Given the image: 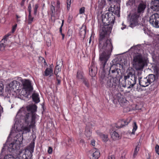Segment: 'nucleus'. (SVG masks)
I'll list each match as a JSON object with an SVG mask.
<instances>
[{
	"label": "nucleus",
	"instance_id": "nucleus-40",
	"mask_svg": "<svg viewBox=\"0 0 159 159\" xmlns=\"http://www.w3.org/2000/svg\"><path fill=\"white\" fill-rule=\"evenodd\" d=\"M155 150L156 153L159 155V146L157 144L155 147Z\"/></svg>",
	"mask_w": 159,
	"mask_h": 159
},
{
	"label": "nucleus",
	"instance_id": "nucleus-44",
	"mask_svg": "<svg viewBox=\"0 0 159 159\" xmlns=\"http://www.w3.org/2000/svg\"><path fill=\"white\" fill-rule=\"evenodd\" d=\"M154 72L156 73L157 76L158 77L159 75V69L157 67H156L154 69Z\"/></svg>",
	"mask_w": 159,
	"mask_h": 159
},
{
	"label": "nucleus",
	"instance_id": "nucleus-1",
	"mask_svg": "<svg viewBox=\"0 0 159 159\" xmlns=\"http://www.w3.org/2000/svg\"><path fill=\"white\" fill-rule=\"evenodd\" d=\"M105 29L104 28L102 32H100L98 45L100 52L99 61L101 67L104 68L107 65V62L110 57L113 48L110 39L105 38V35L109 34L105 33L103 32Z\"/></svg>",
	"mask_w": 159,
	"mask_h": 159
},
{
	"label": "nucleus",
	"instance_id": "nucleus-5",
	"mask_svg": "<svg viewBox=\"0 0 159 159\" xmlns=\"http://www.w3.org/2000/svg\"><path fill=\"white\" fill-rule=\"evenodd\" d=\"M145 64L144 61L143 59L142 55L140 54H136L134 57L133 65L137 70H142Z\"/></svg>",
	"mask_w": 159,
	"mask_h": 159
},
{
	"label": "nucleus",
	"instance_id": "nucleus-13",
	"mask_svg": "<svg viewBox=\"0 0 159 159\" xmlns=\"http://www.w3.org/2000/svg\"><path fill=\"white\" fill-rule=\"evenodd\" d=\"M21 85L20 82L16 80L12 81L9 84V86L11 88L10 90L14 91L19 89Z\"/></svg>",
	"mask_w": 159,
	"mask_h": 159
},
{
	"label": "nucleus",
	"instance_id": "nucleus-64",
	"mask_svg": "<svg viewBox=\"0 0 159 159\" xmlns=\"http://www.w3.org/2000/svg\"><path fill=\"white\" fill-rule=\"evenodd\" d=\"M125 159V156H121V157H120V159Z\"/></svg>",
	"mask_w": 159,
	"mask_h": 159
},
{
	"label": "nucleus",
	"instance_id": "nucleus-41",
	"mask_svg": "<svg viewBox=\"0 0 159 159\" xmlns=\"http://www.w3.org/2000/svg\"><path fill=\"white\" fill-rule=\"evenodd\" d=\"M85 7H82L80 9L79 13L80 14H82L84 13L85 11Z\"/></svg>",
	"mask_w": 159,
	"mask_h": 159
},
{
	"label": "nucleus",
	"instance_id": "nucleus-20",
	"mask_svg": "<svg viewBox=\"0 0 159 159\" xmlns=\"http://www.w3.org/2000/svg\"><path fill=\"white\" fill-rule=\"evenodd\" d=\"M7 40L3 38L0 42V51H3L7 45Z\"/></svg>",
	"mask_w": 159,
	"mask_h": 159
},
{
	"label": "nucleus",
	"instance_id": "nucleus-8",
	"mask_svg": "<svg viewBox=\"0 0 159 159\" xmlns=\"http://www.w3.org/2000/svg\"><path fill=\"white\" fill-rule=\"evenodd\" d=\"M155 79L156 77L155 75L150 74L145 78H140L139 79V82L141 86L146 87L154 82Z\"/></svg>",
	"mask_w": 159,
	"mask_h": 159
},
{
	"label": "nucleus",
	"instance_id": "nucleus-35",
	"mask_svg": "<svg viewBox=\"0 0 159 159\" xmlns=\"http://www.w3.org/2000/svg\"><path fill=\"white\" fill-rule=\"evenodd\" d=\"M120 12V10L119 9L118 7H117L115 9V10L113 13L117 15V16H119Z\"/></svg>",
	"mask_w": 159,
	"mask_h": 159
},
{
	"label": "nucleus",
	"instance_id": "nucleus-11",
	"mask_svg": "<svg viewBox=\"0 0 159 159\" xmlns=\"http://www.w3.org/2000/svg\"><path fill=\"white\" fill-rule=\"evenodd\" d=\"M149 22L153 26L159 28V15L156 13L153 14L150 17Z\"/></svg>",
	"mask_w": 159,
	"mask_h": 159
},
{
	"label": "nucleus",
	"instance_id": "nucleus-18",
	"mask_svg": "<svg viewBox=\"0 0 159 159\" xmlns=\"http://www.w3.org/2000/svg\"><path fill=\"white\" fill-rule=\"evenodd\" d=\"M96 133L103 142H106L108 141V138L107 135L103 134L99 131H97Z\"/></svg>",
	"mask_w": 159,
	"mask_h": 159
},
{
	"label": "nucleus",
	"instance_id": "nucleus-47",
	"mask_svg": "<svg viewBox=\"0 0 159 159\" xmlns=\"http://www.w3.org/2000/svg\"><path fill=\"white\" fill-rule=\"evenodd\" d=\"M115 9V8L114 7H112L111 6V7L109 8L108 10L109 11L111 12V13L113 14Z\"/></svg>",
	"mask_w": 159,
	"mask_h": 159
},
{
	"label": "nucleus",
	"instance_id": "nucleus-4",
	"mask_svg": "<svg viewBox=\"0 0 159 159\" xmlns=\"http://www.w3.org/2000/svg\"><path fill=\"white\" fill-rule=\"evenodd\" d=\"M115 20V16L111 13H107L106 15H103L102 17V21L104 26L101 29L100 32H102L103 29L105 28V30H104L103 32L105 33H110L112 30V27L109 25L111 24H113Z\"/></svg>",
	"mask_w": 159,
	"mask_h": 159
},
{
	"label": "nucleus",
	"instance_id": "nucleus-43",
	"mask_svg": "<svg viewBox=\"0 0 159 159\" xmlns=\"http://www.w3.org/2000/svg\"><path fill=\"white\" fill-rule=\"evenodd\" d=\"M73 141V139H72L71 138H69V139H68V142L67 144L68 145H71Z\"/></svg>",
	"mask_w": 159,
	"mask_h": 159
},
{
	"label": "nucleus",
	"instance_id": "nucleus-53",
	"mask_svg": "<svg viewBox=\"0 0 159 159\" xmlns=\"http://www.w3.org/2000/svg\"><path fill=\"white\" fill-rule=\"evenodd\" d=\"M60 2L58 0L57 1V8L59 9L60 7Z\"/></svg>",
	"mask_w": 159,
	"mask_h": 159
},
{
	"label": "nucleus",
	"instance_id": "nucleus-58",
	"mask_svg": "<svg viewBox=\"0 0 159 159\" xmlns=\"http://www.w3.org/2000/svg\"><path fill=\"white\" fill-rule=\"evenodd\" d=\"M80 144H81L82 145H83V144H84V141L83 139H81L80 140Z\"/></svg>",
	"mask_w": 159,
	"mask_h": 159
},
{
	"label": "nucleus",
	"instance_id": "nucleus-57",
	"mask_svg": "<svg viewBox=\"0 0 159 159\" xmlns=\"http://www.w3.org/2000/svg\"><path fill=\"white\" fill-rule=\"evenodd\" d=\"M108 159H115V157L114 155H112L108 157Z\"/></svg>",
	"mask_w": 159,
	"mask_h": 159
},
{
	"label": "nucleus",
	"instance_id": "nucleus-14",
	"mask_svg": "<svg viewBox=\"0 0 159 159\" xmlns=\"http://www.w3.org/2000/svg\"><path fill=\"white\" fill-rule=\"evenodd\" d=\"M131 120V118H128L126 120H123L119 122L116 125V127L118 128H122L126 125H128L129 123L130 122Z\"/></svg>",
	"mask_w": 159,
	"mask_h": 159
},
{
	"label": "nucleus",
	"instance_id": "nucleus-33",
	"mask_svg": "<svg viewBox=\"0 0 159 159\" xmlns=\"http://www.w3.org/2000/svg\"><path fill=\"white\" fill-rule=\"evenodd\" d=\"M123 96L120 93H118L116 94L115 97V99L117 100L118 102L122 98Z\"/></svg>",
	"mask_w": 159,
	"mask_h": 159
},
{
	"label": "nucleus",
	"instance_id": "nucleus-23",
	"mask_svg": "<svg viewBox=\"0 0 159 159\" xmlns=\"http://www.w3.org/2000/svg\"><path fill=\"white\" fill-rule=\"evenodd\" d=\"M33 101L35 103H38L40 101L39 95L37 93H34L32 95Z\"/></svg>",
	"mask_w": 159,
	"mask_h": 159
},
{
	"label": "nucleus",
	"instance_id": "nucleus-50",
	"mask_svg": "<svg viewBox=\"0 0 159 159\" xmlns=\"http://www.w3.org/2000/svg\"><path fill=\"white\" fill-rule=\"evenodd\" d=\"M28 10L29 12V14L31 13V4L29 3L28 7Z\"/></svg>",
	"mask_w": 159,
	"mask_h": 159
},
{
	"label": "nucleus",
	"instance_id": "nucleus-6",
	"mask_svg": "<svg viewBox=\"0 0 159 159\" xmlns=\"http://www.w3.org/2000/svg\"><path fill=\"white\" fill-rule=\"evenodd\" d=\"M21 82L25 90H22L20 94L25 97H27L28 94L31 93L33 90L31 81L29 80L24 79L21 80Z\"/></svg>",
	"mask_w": 159,
	"mask_h": 159
},
{
	"label": "nucleus",
	"instance_id": "nucleus-61",
	"mask_svg": "<svg viewBox=\"0 0 159 159\" xmlns=\"http://www.w3.org/2000/svg\"><path fill=\"white\" fill-rule=\"evenodd\" d=\"M122 25L123 27L121 28V29L122 30H123L124 29H125L126 28V25L124 24L123 23H122Z\"/></svg>",
	"mask_w": 159,
	"mask_h": 159
},
{
	"label": "nucleus",
	"instance_id": "nucleus-39",
	"mask_svg": "<svg viewBox=\"0 0 159 159\" xmlns=\"http://www.w3.org/2000/svg\"><path fill=\"white\" fill-rule=\"evenodd\" d=\"M71 0H67V10H69L70 8Z\"/></svg>",
	"mask_w": 159,
	"mask_h": 159
},
{
	"label": "nucleus",
	"instance_id": "nucleus-49",
	"mask_svg": "<svg viewBox=\"0 0 159 159\" xmlns=\"http://www.w3.org/2000/svg\"><path fill=\"white\" fill-rule=\"evenodd\" d=\"M11 35V33H8V34L4 36L3 38L4 39L6 40H7L9 36H10Z\"/></svg>",
	"mask_w": 159,
	"mask_h": 159
},
{
	"label": "nucleus",
	"instance_id": "nucleus-10",
	"mask_svg": "<svg viewBox=\"0 0 159 159\" xmlns=\"http://www.w3.org/2000/svg\"><path fill=\"white\" fill-rule=\"evenodd\" d=\"M107 63L106 66H107ZM116 65H112L111 67H109V68H106V72L108 71V75L109 77H111L112 78H117V77L119 75V74L120 72V69L118 68H116Z\"/></svg>",
	"mask_w": 159,
	"mask_h": 159
},
{
	"label": "nucleus",
	"instance_id": "nucleus-51",
	"mask_svg": "<svg viewBox=\"0 0 159 159\" xmlns=\"http://www.w3.org/2000/svg\"><path fill=\"white\" fill-rule=\"evenodd\" d=\"M57 77V85H59L61 83V80L60 79H59V76H56Z\"/></svg>",
	"mask_w": 159,
	"mask_h": 159
},
{
	"label": "nucleus",
	"instance_id": "nucleus-48",
	"mask_svg": "<svg viewBox=\"0 0 159 159\" xmlns=\"http://www.w3.org/2000/svg\"><path fill=\"white\" fill-rule=\"evenodd\" d=\"M72 18H73V17L72 16H71L70 15H69V17H68V20H67L68 22L69 23H70L71 22V20L72 19Z\"/></svg>",
	"mask_w": 159,
	"mask_h": 159
},
{
	"label": "nucleus",
	"instance_id": "nucleus-55",
	"mask_svg": "<svg viewBox=\"0 0 159 159\" xmlns=\"http://www.w3.org/2000/svg\"><path fill=\"white\" fill-rule=\"evenodd\" d=\"M91 144L93 146H95V141L93 139L91 141Z\"/></svg>",
	"mask_w": 159,
	"mask_h": 159
},
{
	"label": "nucleus",
	"instance_id": "nucleus-17",
	"mask_svg": "<svg viewBox=\"0 0 159 159\" xmlns=\"http://www.w3.org/2000/svg\"><path fill=\"white\" fill-rule=\"evenodd\" d=\"M93 153L92 154L93 159H98L100 155V153L98 150L96 148L93 149Z\"/></svg>",
	"mask_w": 159,
	"mask_h": 159
},
{
	"label": "nucleus",
	"instance_id": "nucleus-32",
	"mask_svg": "<svg viewBox=\"0 0 159 159\" xmlns=\"http://www.w3.org/2000/svg\"><path fill=\"white\" fill-rule=\"evenodd\" d=\"M50 11L51 12V16H53L54 15L55 12V7L54 6L51 5L50 6Z\"/></svg>",
	"mask_w": 159,
	"mask_h": 159
},
{
	"label": "nucleus",
	"instance_id": "nucleus-21",
	"mask_svg": "<svg viewBox=\"0 0 159 159\" xmlns=\"http://www.w3.org/2000/svg\"><path fill=\"white\" fill-rule=\"evenodd\" d=\"M97 73V69L95 67L89 68V74L92 77L95 76Z\"/></svg>",
	"mask_w": 159,
	"mask_h": 159
},
{
	"label": "nucleus",
	"instance_id": "nucleus-24",
	"mask_svg": "<svg viewBox=\"0 0 159 159\" xmlns=\"http://www.w3.org/2000/svg\"><path fill=\"white\" fill-rule=\"evenodd\" d=\"M141 145V143L139 142L138 143L137 145L134 148L133 155V158H134L136 157V156L137 155L138 153V152L139 151V147Z\"/></svg>",
	"mask_w": 159,
	"mask_h": 159
},
{
	"label": "nucleus",
	"instance_id": "nucleus-52",
	"mask_svg": "<svg viewBox=\"0 0 159 159\" xmlns=\"http://www.w3.org/2000/svg\"><path fill=\"white\" fill-rule=\"evenodd\" d=\"M48 151V153L51 154L52 151V148L51 147H49Z\"/></svg>",
	"mask_w": 159,
	"mask_h": 159
},
{
	"label": "nucleus",
	"instance_id": "nucleus-46",
	"mask_svg": "<svg viewBox=\"0 0 159 159\" xmlns=\"http://www.w3.org/2000/svg\"><path fill=\"white\" fill-rule=\"evenodd\" d=\"M72 31L71 30L69 29L68 30L67 33V35L68 36H70L72 35Z\"/></svg>",
	"mask_w": 159,
	"mask_h": 159
},
{
	"label": "nucleus",
	"instance_id": "nucleus-42",
	"mask_svg": "<svg viewBox=\"0 0 159 159\" xmlns=\"http://www.w3.org/2000/svg\"><path fill=\"white\" fill-rule=\"evenodd\" d=\"M127 100L125 98H124L123 96L122 97V98L119 100L118 102H119L121 103H125Z\"/></svg>",
	"mask_w": 159,
	"mask_h": 159
},
{
	"label": "nucleus",
	"instance_id": "nucleus-16",
	"mask_svg": "<svg viewBox=\"0 0 159 159\" xmlns=\"http://www.w3.org/2000/svg\"><path fill=\"white\" fill-rule=\"evenodd\" d=\"M34 140H33L32 142L30 144L27 148V150L30 153V156L32 157V153L34 152Z\"/></svg>",
	"mask_w": 159,
	"mask_h": 159
},
{
	"label": "nucleus",
	"instance_id": "nucleus-27",
	"mask_svg": "<svg viewBox=\"0 0 159 159\" xmlns=\"http://www.w3.org/2000/svg\"><path fill=\"white\" fill-rule=\"evenodd\" d=\"M76 77L78 79H81L82 80L85 78L84 76L83 73L80 71H77Z\"/></svg>",
	"mask_w": 159,
	"mask_h": 159
},
{
	"label": "nucleus",
	"instance_id": "nucleus-3",
	"mask_svg": "<svg viewBox=\"0 0 159 159\" xmlns=\"http://www.w3.org/2000/svg\"><path fill=\"white\" fill-rule=\"evenodd\" d=\"M102 67L103 71L100 74L101 83L102 84H106L107 88L115 89L118 83V79L106 76L105 67V68Z\"/></svg>",
	"mask_w": 159,
	"mask_h": 159
},
{
	"label": "nucleus",
	"instance_id": "nucleus-19",
	"mask_svg": "<svg viewBox=\"0 0 159 159\" xmlns=\"http://www.w3.org/2000/svg\"><path fill=\"white\" fill-rule=\"evenodd\" d=\"M146 7V5L143 3H140L138 6L137 12L140 14V13L144 11Z\"/></svg>",
	"mask_w": 159,
	"mask_h": 159
},
{
	"label": "nucleus",
	"instance_id": "nucleus-25",
	"mask_svg": "<svg viewBox=\"0 0 159 159\" xmlns=\"http://www.w3.org/2000/svg\"><path fill=\"white\" fill-rule=\"evenodd\" d=\"M61 63V64H58V62H57V66L55 67V69L54 70V74L56 75V76H59V75H58V73L60 71V68L61 66H59L60 65H62V64L61 62H60Z\"/></svg>",
	"mask_w": 159,
	"mask_h": 159
},
{
	"label": "nucleus",
	"instance_id": "nucleus-36",
	"mask_svg": "<svg viewBox=\"0 0 159 159\" xmlns=\"http://www.w3.org/2000/svg\"><path fill=\"white\" fill-rule=\"evenodd\" d=\"M4 159H15V157L11 155H7L4 157Z\"/></svg>",
	"mask_w": 159,
	"mask_h": 159
},
{
	"label": "nucleus",
	"instance_id": "nucleus-56",
	"mask_svg": "<svg viewBox=\"0 0 159 159\" xmlns=\"http://www.w3.org/2000/svg\"><path fill=\"white\" fill-rule=\"evenodd\" d=\"M28 158L26 156V154H23L22 156V159H28Z\"/></svg>",
	"mask_w": 159,
	"mask_h": 159
},
{
	"label": "nucleus",
	"instance_id": "nucleus-59",
	"mask_svg": "<svg viewBox=\"0 0 159 159\" xmlns=\"http://www.w3.org/2000/svg\"><path fill=\"white\" fill-rule=\"evenodd\" d=\"M47 45L49 47L51 45V42L50 40H49L48 42H46Z\"/></svg>",
	"mask_w": 159,
	"mask_h": 159
},
{
	"label": "nucleus",
	"instance_id": "nucleus-9",
	"mask_svg": "<svg viewBox=\"0 0 159 159\" xmlns=\"http://www.w3.org/2000/svg\"><path fill=\"white\" fill-rule=\"evenodd\" d=\"M18 136L19 135H17L16 136L17 139L15 140V141L9 145L8 150L10 152H12L15 150L19 149L20 145L22 143L23 136L20 135L19 137L17 138Z\"/></svg>",
	"mask_w": 159,
	"mask_h": 159
},
{
	"label": "nucleus",
	"instance_id": "nucleus-54",
	"mask_svg": "<svg viewBox=\"0 0 159 159\" xmlns=\"http://www.w3.org/2000/svg\"><path fill=\"white\" fill-rule=\"evenodd\" d=\"M64 21L63 20H62L61 25V27H60V32L61 33H61H62V26H63V25Z\"/></svg>",
	"mask_w": 159,
	"mask_h": 159
},
{
	"label": "nucleus",
	"instance_id": "nucleus-34",
	"mask_svg": "<svg viewBox=\"0 0 159 159\" xmlns=\"http://www.w3.org/2000/svg\"><path fill=\"white\" fill-rule=\"evenodd\" d=\"M34 17L32 16L31 13L29 14L28 19V24H31L33 21Z\"/></svg>",
	"mask_w": 159,
	"mask_h": 159
},
{
	"label": "nucleus",
	"instance_id": "nucleus-28",
	"mask_svg": "<svg viewBox=\"0 0 159 159\" xmlns=\"http://www.w3.org/2000/svg\"><path fill=\"white\" fill-rule=\"evenodd\" d=\"M79 33L80 35L81 36H83L84 38L86 33L85 27H84V28L81 29L80 30Z\"/></svg>",
	"mask_w": 159,
	"mask_h": 159
},
{
	"label": "nucleus",
	"instance_id": "nucleus-22",
	"mask_svg": "<svg viewBox=\"0 0 159 159\" xmlns=\"http://www.w3.org/2000/svg\"><path fill=\"white\" fill-rule=\"evenodd\" d=\"M53 74V68H52L51 67L50 68H47L44 71V76H52V74Z\"/></svg>",
	"mask_w": 159,
	"mask_h": 159
},
{
	"label": "nucleus",
	"instance_id": "nucleus-62",
	"mask_svg": "<svg viewBox=\"0 0 159 159\" xmlns=\"http://www.w3.org/2000/svg\"><path fill=\"white\" fill-rule=\"evenodd\" d=\"M51 5L54 6L55 5V2L54 1H52L51 2Z\"/></svg>",
	"mask_w": 159,
	"mask_h": 159
},
{
	"label": "nucleus",
	"instance_id": "nucleus-15",
	"mask_svg": "<svg viewBox=\"0 0 159 159\" xmlns=\"http://www.w3.org/2000/svg\"><path fill=\"white\" fill-rule=\"evenodd\" d=\"M150 7L154 11H159V0L152 1L151 2V6Z\"/></svg>",
	"mask_w": 159,
	"mask_h": 159
},
{
	"label": "nucleus",
	"instance_id": "nucleus-12",
	"mask_svg": "<svg viewBox=\"0 0 159 159\" xmlns=\"http://www.w3.org/2000/svg\"><path fill=\"white\" fill-rule=\"evenodd\" d=\"M140 14L137 12H134L131 16L130 20V26L133 28L138 25V19Z\"/></svg>",
	"mask_w": 159,
	"mask_h": 159
},
{
	"label": "nucleus",
	"instance_id": "nucleus-31",
	"mask_svg": "<svg viewBox=\"0 0 159 159\" xmlns=\"http://www.w3.org/2000/svg\"><path fill=\"white\" fill-rule=\"evenodd\" d=\"M4 85L3 84L0 82V95L2 96L3 95L4 92Z\"/></svg>",
	"mask_w": 159,
	"mask_h": 159
},
{
	"label": "nucleus",
	"instance_id": "nucleus-26",
	"mask_svg": "<svg viewBox=\"0 0 159 159\" xmlns=\"http://www.w3.org/2000/svg\"><path fill=\"white\" fill-rule=\"evenodd\" d=\"M111 138L113 139H116L120 138L119 134L115 131H114L112 133H111Z\"/></svg>",
	"mask_w": 159,
	"mask_h": 159
},
{
	"label": "nucleus",
	"instance_id": "nucleus-30",
	"mask_svg": "<svg viewBox=\"0 0 159 159\" xmlns=\"http://www.w3.org/2000/svg\"><path fill=\"white\" fill-rule=\"evenodd\" d=\"M82 81H83V83L84 84L85 86L87 88H89V85L88 80L85 78L82 80Z\"/></svg>",
	"mask_w": 159,
	"mask_h": 159
},
{
	"label": "nucleus",
	"instance_id": "nucleus-7",
	"mask_svg": "<svg viewBox=\"0 0 159 159\" xmlns=\"http://www.w3.org/2000/svg\"><path fill=\"white\" fill-rule=\"evenodd\" d=\"M124 80H128V84L129 86L127 87L128 89L132 88L136 84L137 78L134 73L130 71H127L124 77Z\"/></svg>",
	"mask_w": 159,
	"mask_h": 159
},
{
	"label": "nucleus",
	"instance_id": "nucleus-38",
	"mask_svg": "<svg viewBox=\"0 0 159 159\" xmlns=\"http://www.w3.org/2000/svg\"><path fill=\"white\" fill-rule=\"evenodd\" d=\"M134 124L132 132V134H134V132L137 128V126L135 122L134 123Z\"/></svg>",
	"mask_w": 159,
	"mask_h": 159
},
{
	"label": "nucleus",
	"instance_id": "nucleus-29",
	"mask_svg": "<svg viewBox=\"0 0 159 159\" xmlns=\"http://www.w3.org/2000/svg\"><path fill=\"white\" fill-rule=\"evenodd\" d=\"M85 134L88 138L89 137L91 136V132L90 129L87 127L86 129Z\"/></svg>",
	"mask_w": 159,
	"mask_h": 159
},
{
	"label": "nucleus",
	"instance_id": "nucleus-60",
	"mask_svg": "<svg viewBox=\"0 0 159 159\" xmlns=\"http://www.w3.org/2000/svg\"><path fill=\"white\" fill-rule=\"evenodd\" d=\"M25 0H22L21 1L20 5L21 6H23L24 5V3L25 1Z\"/></svg>",
	"mask_w": 159,
	"mask_h": 159
},
{
	"label": "nucleus",
	"instance_id": "nucleus-37",
	"mask_svg": "<svg viewBox=\"0 0 159 159\" xmlns=\"http://www.w3.org/2000/svg\"><path fill=\"white\" fill-rule=\"evenodd\" d=\"M39 7V4H36L34 8V15H36L37 14V10Z\"/></svg>",
	"mask_w": 159,
	"mask_h": 159
},
{
	"label": "nucleus",
	"instance_id": "nucleus-63",
	"mask_svg": "<svg viewBox=\"0 0 159 159\" xmlns=\"http://www.w3.org/2000/svg\"><path fill=\"white\" fill-rule=\"evenodd\" d=\"M143 30L144 33L146 34V28L143 27Z\"/></svg>",
	"mask_w": 159,
	"mask_h": 159
},
{
	"label": "nucleus",
	"instance_id": "nucleus-2",
	"mask_svg": "<svg viewBox=\"0 0 159 159\" xmlns=\"http://www.w3.org/2000/svg\"><path fill=\"white\" fill-rule=\"evenodd\" d=\"M37 108V107L35 105H30L26 107L27 113L23 108L20 109L17 112L16 116L17 118L18 116H20L21 119L24 118V121L27 125L30 123V124L28 126L23 127L22 128V134L30 132L31 128H33L35 126V120L37 116L35 112L36 111Z\"/></svg>",
	"mask_w": 159,
	"mask_h": 159
},
{
	"label": "nucleus",
	"instance_id": "nucleus-45",
	"mask_svg": "<svg viewBox=\"0 0 159 159\" xmlns=\"http://www.w3.org/2000/svg\"><path fill=\"white\" fill-rule=\"evenodd\" d=\"M17 26V24H16L12 26V29L11 30L12 33H14L15 31L16 28Z\"/></svg>",
	"mask_w": 159,
	"mask_h": 159
}]
</instances>
